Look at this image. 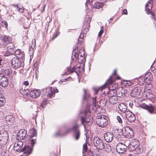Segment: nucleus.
Wrapping results in <instances>:
<instances>
[{
    "label": "nucleus",
    "instance_id": "61",
    "mask_svg": "<svg viewBox=\"0 0 156 156\" xmlns=\"http://www.w3.org/2000/svg\"><path fill=\"white\" fill-rule=\"evenodd\" d=\"M147 13L148 14H150L152 16H153L154 15V13L153 12H151V11H149V12H147Z\"/></svg>",
    "mask_w": 156,
    "mask_h": 156
},
{
    "label": "nucleus",
    "instance_id": "1",
    "mask_svg": "<svg viewBox=\"0 0 156 156\" xmlns=\"http://www.w3.org/2000/svg\"><path fill=\"white\" fill-rule=\"evenodd\" d=\"M71 58L73 62L77 60L80 63L83 62L85 58L84 49L82 48L78 52V48L76 47L75 48L72 53Z\"/></svg>",
    "mask_w": 156,
    "mask_h": 156
},
{
    "label": "nucleus",
    "instance_id": "32",
    "mask_svg": "<svg viewBox=\"0 0 156 156\" xmlns=\"http://www.w3.org/2000/svg\"><path fill=\"white\" fill-rule=\"evenodd\" d=\"M91 21V18L88 15L86 16L84 19V22L83 25H87L88 27H89L90 26V23Z\"/></svg>",
    "mask_w": 156,
    "mask_h": 156
},
{
    "label": "nucleus",
    "instance_id": "2",
    "mask_svg": "<svg viewBox=\"0 0 156 156\" xmlns=\"http://www.w3.org/2000/svg\"><path fill=\"white\" fill-rule=\"evenodd\" d=\"M107 116L105 115H101L98 116L96 121L97 125L99 127L103 128L106 127L108 125V120L106 119Z\"/></svg>",
    "mask_w": 156,
    "mask_h": 156
},
{
    "label": "nucleus",
    "instance_id": "43",
    "mask_svg": "<svg viewBox=\"0 0 156 156\" xmlns=\"http://www.w3.org/2000/svg\"><path fill=\"white\" fill-rule=\"evenodd\" d=\"M55 136H64V134L61 133L60 131H57L55 134Z\"/></svg>",
    "mask_w": 156,
    "mask_h": 156
},
{
    "label": "nucleus",
    "instance_id": "52",
    "mask_svg": "<svg viewBox=\"0 0 156 156\" xmlns=\"http://www.w3.org/2000/svg\"><path fill=\"white\" fill-rule=\"evenodd\" d=\"M92 99L93 101V103L92 104V105L94 106H95L97 102V100L96 99V97L93 98H92Z\"/></svg>",
    "mask_w": 156,
    "mask_h": 156
},
{
    "label": "nucleus",
    "instance_id": "54",
    "mask_svg": "<svg viewBox=\"0 0 156 156\" xmlns=\"http://www.w3.org/2000/svg\"><path fill=\"white\" fill-rule=\"evenodd\" d=\"M4 71H5V72L4 73L6 75H9L10 73H11L10 71L8 69L5 70Z\"/></svg>",
    "mask_w": 156,
    "mask_h": 156
},
{
    "label": "nucleus",
    "instance_id": "14",
    "mask_svg": "<svg viewBox=\"0 0 156 156\" xmlns=\"http://www.w3.org/2000/svg\"><path fill=\"white\" fill-rule=\"evenodd\" d=\"M143 94V96L145 97L146 99L150 100H152L154 97L150 90H145Z\"/></svg>",
    "mask_w": 156,
    "mask_h": 156
},
{
    "label": "nucleus",
    "instance_id": "49",
    "mask_svg": "<svg viewBox=\"0 0 156 156\" xmlns=\"http://www.w3.org/2000/svg\"><path fill=\"white\" fill-rule=\"evenodd\" d=\"M59 34V32L58 31L56 32L53 35V37L52 38V40H53L56 38Z\"/></svg>",
    "mask_w": 156,
    "mask_h": 156
},
{
    "label": "nucleus",
    "instance_id": "29",
    "mask_svg": "<svg viewBox=\"0 0 156 156\" xmlns=\"http://www.w3.org/2000/svg\"><path fill=\"white\" fill-rule=\"evenodd\" d=\"M119 110L123 113L125 112L127 110V107L126 105L122 103L120 104L118 106Z\"/></svg>",
    "mask_w": 156,
    "mask_h": 156
},
{
    "label": "nucleus",
    "instance_id": "42",
    "mask_svg": "<svg viewBox=\"0 0 156 156\" xmlns=\"http://www.w3.org/2000/svg\"><path fill=\"white\" fill-rule=\"evenodd\" d=\"M30 133L31 134V137L35 136L37 135L36 131L34 129L31 130Z\"/></svg>",
    "mask_w": 156,
    "mask_h": 156
},
{
    "label": "nucleus",
    "instance_id": "58",
    "mask_svg": "<svg viewBox=\"0 0 156 156\" xmlns=\"http://www.w3.org/2000/svg\"><path fill=\"white\" fill-rule=\"evenodd\" d=\"M4 116L3 112L2 111H0V119L3 118Z\"/></svg>",
    "mask_w": 156,
    "mask_h": 156
},
{
    "label": "nucleus",
    "instance_id": "4",
    "mask_svg": "<svg viewBox=\"0 0 156 156\" xmlns=\"http://www.w3.org/2000/svg\"><path fill=\"white\" fill-rule=\"evenodd\" d=\"M116 70H115L114 71L113 74H112V76H111L110 77L109 79L105 83L104 85H103L102 86L98 88V89H96L95 88H94V89L95 91V94H97L98 92L100 90L102 91L103 89H105L106 87V85H108L110 84H111L113 82L112 80V76L115 75L116 74Z\"/></svg>",
    "mask_w": 156,
    "mask_h": 156
},
{
    "label": "nucleus",
    "instance_id": "51",
    "mask_svg": "<svg viewBox=\"0 0 156 156\" xmlns=\"http://www.w3.org/2000/svg\"><path fill=\"white\" fill-rule=\"evenodd\" d=\"M35 45V40H33L32 41V44L31 46V48L32 49H34Z\"/></svg>",
    "mask_w": 156,
    "mask_h": 156
},
{
    "label": "nucleus",
    "instance_id": "55",
    "mask_svg": "<svg viewBox=\"0 0 156 156\" xmlns=\"http://www.w3.org/2000/svg\"><path fill=\"white\" fill-rule=\"evenodd\" d=\"M129 147L130 149V150L131 151H134L136 149V148L135 147H134L130 144L129 146Z\"/></svg>",
    "mask_w": 156,
    "mask_h": 156
},
{
    "label": "nucleus",
    "instance_id": "5",
    "mask_svg": "<svg viewBox=\"0 0 156 156\" xmlns=\"http://www.w3.org/2000/svg\"><path fill=\"white\" fill-rule=\"evenodd\" d=\"M143 89V87L139 85L134 88L132 91L131 96L133 97L138 96Z\"/></svg>",
    "mask_w": 156,
    "mask_h": 156
},
{
    "label": "nucleus",
    "instance_id": "6",
    "mask_svg": "<svg viewBox=\"0 0 156 156\" xmlns=\"http://www.w3.org/2000/svg\"><path fill=\"white\" fill-rule=\"evenodd\" d=\"M23 145V143L21 141L18 140L15 142L14 144L13 151L15 152H21Z\"/></svg>",
    "mask_w": 156,
    "mask_h": 156
},
{
    "label": "nucleus",
    "instance_id": "60",
    "mask_svg": "<svg viewBox=\"0 0 156 156\" xmlns=\"http://www.w3.org/2000/svg\"><path fill=\"white\" fill-rule=\"evenodd\" d=\"M19 10H18L21 13L23 12L24 11V8L22 7V8H19V9H18Z\"/></svg>",
    "mask_w": 156,
    "mask_h": 156
},
{
    "label": "nucleus",
    "instance_id": "48",
    "mask_svg": "<svg viewBox=\"0 0 156 156\" xmlns=\"http://www.w3.org/2000/svg\"><path fill=\"white\" fill-rule=\"evenodd\" d=\"M104 30V27L103 26H101V30L98 34V37H100L102 35L103 32Z\"/></svg>",
    "mask_w": 156,
    "mask_h": 156
},
{
    "label": "nucleus",
    "instance_id": "24",
    "mask_svg": "<svg viewBox=\"0 0 156 156\" xmlns=\"http://www.w3.org/2000/svg\"><path fill=\"white\" fill-rule=\"evenodd\" d=\"M14 47L12 44L11 45L8 46L7 48V51L6 54L7 55H10L14 53Z\"/></svg>",
    "mask_w": 156,
    "mask_h": 156
},
{
    "label": "nucleus",
    "instance_id": "11",
    "mask_svg": "<svg viewBox=\"0 0 156 156\" xmlns=\"http://www.w3.org/2000/svg\"><path fill=\"white\" fill-rule=\"evenodd\" d=\"M11 64L12 67L15 69H16L21 66L22 63L19 59L14 58L12 60Z\"/></svg>",
    "mask_w": 156,
    "mask_h": 156
},
{
    "label": "nucleus",
    "instance_id": "12",
    "mask_svg": "<svg viewBox=\"0 0 156 156\" xmlns=\"http://www.w3.org/2000/svg\"><path fill=\"white\" fill-rule=\"evenodd\" d=\"M87 114L88 116L86 115L85 117H82L81 118V122L82 124H83L84 123H90V124H92L93 122V119L90 115V113L89 112H87L86 113V115Z\"/></svg>",
    "mask_w": 156,
    "mask_h": 156
},
{
    "label": "nucleus",
    "instance_id": "45",
    "mask_svg": "<svg viewBox=\"0 0 156 156\" xmlns=\"http://www.w3.org/2000/svg\"><path fill=\"white\" fill-rule=\"evenodd\" d=\"M137 152L138 154H139L140 153H142V150L141 147L139 146L138 147H137L136 148V149L135 150Z\"/></svg>",
    "mask_w": 156,
    "mask_h": 156
},
{
    "label": "nucleus",
    "instance_id": "34",
    "mask_svg": "<svg viewBox=\"0 0 156 156\" xmlns=\"http://www.w3.org/2000/svg\"><path fill=\"white\" fill-rule=\"evenodd\" d=\"M103 6V4L98 2H95L94 5V7L97 9L102 8Z\"/></svg>",
    "mask_w": 156,
    "mask_h": 156
},
{
    "label": "nucleus",
    "instance_id": "18",
    "mask_svg": "<svg viewBox=\"0 0 156 156\" xmlns=\"http://www.w3.org/2000/svg\"><path fill=\"white\" fill-rule=\"evenodd\" d=\"M113 134L110 132H107L104 135L105 139L108 142H110L113 140Z\"/></svg>",
    "mask_w": 156,
    "mask_h": 156
},
{
    "label": "nucleus",
    "instance_id": "40",
    "mask_svg": "<svg viewBox=\"0 0 156 156\" xmlns=\"http://www.w3.org/2000/svg\"><path fill=\"white\" fill-rule=\"evenodd\" d=\"M82 33L80 34L79 38L78 39V43L79 44L81 45L82 44L83 42V37L84 36L83 35H82Z\"/></svg>",
    "mask_w": 156,
    "mask_h": 156
},
{
    "label": "nucleus",
    "instance_id": "59",
    "mask_svg": "<svg viewBox=\"0 0 156 156\" xmlns=\"http://www.w3.org/2000/svg\"><path fill=\"white\" fill-rule=\"evenodd\" d=\"M87 154L88 155H89L90 156H93V154L91 152V151H87Z\"/></svg>",
    "mask_w": 156,
    "mask_h": 156
},
{
    "label": "nucleus",
    "instance_id": "37",
    "mask_svg": "<svg viewBox=\"0 0 156 156\" xmlns=\"http://www.w3.org/2000/svg\"><path fill=\"white\" fill-rule=\"evenodd\" d=\"M116 119L119 123L121 124V125H122L123 122L122 120L123 119L122 116L121 115H120V116H117Z\"/></svg>",
    "mask_w": 156,
    "mask_h": 156
},
{
    "label": "nucleus",
    "instance_id": "56",
    "mask_svg": "<svg viewBox=\"0 0 156 156\" xmlns=\"http://www.w3.org/2000/svg\"><path fill=\"white\" fill-rule=\"evenodd\" d=\"M24 91H25V92H26V90H25V89H22L21 90H20V93L23 95L26 94L27 93H25L24 92Z\"/></svg>",
    "mask_w": 156,
    "mask_h": 156
},
{
    "label": "nucleus",
    "instance_id": "36",
    "mask_svg": "<svg viewBox=\"0 0 156 156\" xmlns=\"http://www.w3.org/2000/svg\"><path fill=\"white\" fill-rule=\"evenodd\" d=\"M152 4H146L145 5V10L147 12H149L152 8Z\"/></svg>",
    "mask_w": 156,
    "mask_h": 156
},
{
    "label": "nucleus",
    "instance_id": "31",
    "mask_svg": "<svg viewBox=\"0 0 156 156\" xmlns=\"http://www.w3.org/2000/svg\"><path fill=\"white\" fill-rule=\"evenodd\" d=\"M90 27V26L89 27H88L87 25H83V29H82L81 32V33H82V35H83L84 36H85L87 32L89 30V28Z\"/></svg>",
    "mask_w": 156,
    "mask_h": 156
},
{
    "label": "nucleus",
    "instance_id": "30",
    "mask_svg": "<svg viewBox=\"0 0 156 156\" xmlns=\"http://www.w3.org/2000/svg\"><path fill=\"white\" fill-rule=\"evenodd\" d=\"M130 143V144L134 147L136 148L139 146L140 144L138 140L136 139L133 140Z\"/></svg>",
    "mask_w": 156,
    "mask_h": 156
},
{
    "label": "nucleus",
    "instance_id": "16",
    "mask_svg": "<svg viewBox=\"0 0 156 156\" xmlns=\"http://www.w3.org/2000/svg\"><path fill=\"white\" fill-rule=\"evenodd\" d=\"M126 116L127 119L130 122H132L135 120V115L130 111H127L126 114Z\"/></svg>",
    "mask_w": 156,
    "mask_h": 156
},
{
    "label": "nucleus",
    "instance_id": "33",
    "mask_svg": "<svg viewBox=\"0 0 156 156\" xmlns=\"http://www.w3.org/2000/svg\"><path fill=\"white\" fill-rule=\"evenodd\" d=\"M109 101L111 104L114 105L117 103V98L115 96H112L109 98Z\"/></svg>",
    "mask_w": 156,
    "mask_h": 156
},
{
    "label": "nucleus",
    "instance_id": "63",
    "mask_svg": "<svg viewBox=\"0 0 156 156\" xmlns=\"http://www.w3.org/2000/svg\"><path fill=\"white\" fill-rule=\"evenodd\" d=\"M53 92H54V94L55 93L58 92V91L57 89L55 88V89H53Z\"/></svg>",
    "mask_w": 156,
    "mask_h": 156
},
{
    "label": "nucleus",
    "instance_id": "23",
    "mask_svg": "<svg viewBox=\"0 0 156 156\" xmlns=\"http://www.w3.org/2000/svg\"><path fill=\"white\" fill-rule=\"evenodd\" d=\"M41 93L40 90H32L30 91V95L32 98H36L39 96Z\"/></svg>",
    "mask_w": 156,
    "mask_h": 156
},
{
    "label": "nucleus",
    "instance_id": "62",
    "mask_svg": "<svg viewBox=\"0 0 156 156\" xmlns=\"http://www.w3.org/2000/svg\"><path fill=\"white\" fill-rule=\"evenodd\" d=\"M23 84L25 86H27L29 84V82L27 81H25L23 83Z\"/></svg>",
    "mask_w": 156,
    "mask_h": 156
},
{
    "label": "nucleus",
    "instance_id": "35",
    "mask_svg": "<svg viewBox=\"0 0 156 156\" xmlns=\"http://www.w3.org/2000/svg\"><path fill=\"white\" fill-rule=\"evenodd\" d=\"M116 138L118 141L119 142V143L123 144L124 143H125L124 140L123 139V138H122L121 135L119 134H118L116 136Z\"/></svg>",
    "mask_w": 156,
    "mask_h": 156
},
{
    "label": "nucleus",
    "instance_id": "20",
    "mask_svg": "<svg viewBox=\"0 0 156 156\" xmlns=\"http://www.w3.org/2000/svg\"><path fill=\"white\" fill-rule=\"evenodd\" d=\"M141 107L143 108L147 109L151 113H152L154 111V107L151 105H148L144 103L141 105Z\"/></svg>",
    "mask_w": 156,
    "mask_h": 156
},
{
    "label": "nucleus",
    "instance_id": "21",
    "mask_svg": "<svg viewBox=\"0 0 156 156\" xmlns=\"http://www.w3.org/2000/svg\"><path fill=\"white\" fill-rule=\"evenodd\" d=\"M67 70L64 73L63 75H67L69 74L72 73L73 72H76L77 74H78L77 71H79L80 68L77 67L75 68L73 67L71 69H70L69 67H67L66 68Z\"/></svg>",
    "mask_w": 156,
    "mask_h": 156
},
{
    "label": "nucleus",
    "instance_id": "46",
    "mask_svg": "<svg viewBox=\"0 0 156 156\" xmlns=\"http://www.w3.org/2000/svg\"><path fill=\"white\" fill-rule=\"evenodd\" d=\"M93 0H87L86 3L85 4V5L86 6V8L87 9V8L88 9H89V8L88 7V5H90V2H91Z\"/></svg>",
    "mask_w": 156,
    "mask_h": 156
},
{
    "label": "nucleus",
    "instance_id": "17",
    "mask_svg": "<svg viewBox=\"0 0 156 156\" xmlns=\"http://www.w3.org/2000/svg\"><path fill=\"white\" fill-rule=\"evenodd\" d=\"M0 141H4L5 139L6 140L7 142L9 138L8 133L5 131L2 130L0 131Z\"/></svg>",
    "mask_w": 156,
    "mask_h": 156
},
{
    "label": "nucleus",
    "instance_id": "7",
    "mask_svg": "<svg viewBox=\"0 0 156 156\" xmlns=\"http://www.w3.org/2000/svg\"><path fill=\"white\" fill-rule=\"evenodd\" d=\"M79 127V126L76 124L74 125L72 127L73 130L74 132L73 137L76 140H78L80 136V132L78 129Z\"/></svg>",
    "mask_w": 156,
    "mask_h": 156
},
{
    "label": "nucleus",
    "instance_id": "22",
    "mask_svg": "<svg viewBox=\"0 0 156 156\" xmlns=\"http://www.w3.org/2000/svg\"><path fill=\"white\" fill-rule=\"evenodd\" d=\"M33 150V148H31L30 146H25L22 149L21 152H23L24 154L28 155L30 154Z\"/></svg>",
    "mask_w": 156,
    "mask_h": 156
},
{
    "label": "nucleus",
    "instance_id": "10",
    "mask_svg": "<svg viewBox=\"0 0 156 156\" xmlns=\"http://www.w3.org/2000/svg\"><path fill=\"white\" fill-rule=\"evenodd\" d=\"M8 84L7 78L3 73H0V85L2 87H5Z\"/></svg>",
    "mask_w": 156,
    "mask_h": 156
},
{
    "label": "nucleus",
    "instance_id": "27",
    "mask_svg": "<svg viewBox=\"0 0 156 156\" xmlns=\"http://www.w3.org/2000/svg\"><path fill=\"white\" fill-rule=\"evenodd\" d=\"M15 55L16 57L20 59H23L24 57L23 52L19 49H17L15 52Z\"/></svg>",
    "mask_w": 156,
    "mask_h": 156
},
{
    "label": "nucleus",
    "instance_id": "38",
    "mask_svg": "<svg viewBox=\"0 0 156 156\" xmlns=\"http://www.w3.org/2000/svg\"><path fill=\"white\" fill-rule=\"evenodd\" d=\"M138 83H139V84L141 85L144 84V83H145L144 76L140 77L138 79Z\"/></svg>",
    "mask_w": 156,
    "mask_h": 156
},
{
    "label": "nucleus",
    "instance_id": "47",
    "mask_svg": "<svg viewBox=\"0 0 156 156\" xmlns=\"http://www.w3.org/2000/svg\"><path fill=\"white\" fill-rule=\"evenodd\" d=\"M2 25L3 27L6 28L8 26L7 22L5 21H2Z\"/></svg>",
    "mask_w": 156,
    "mask_h": 156
},
{
    "label": "nucleus",
    "instance_id": "44",
    "mask_svg": "<svg viewBox=\"0 0 156 156\" xmlns=\"http://www.w3.org/2000/svg\"><path fill=\"white\" fill-rule=\"evenodd\" d=\"M4 141H0V149L2 148L3 146L6 143V139L4 140Z\"/></svg>",
    "mask_w": 156,
    "mask_h": 156
},
{
    "label": "nucleus",
    "instance_id": "8",
    "mask_svg": "<svg viewBox=\"0 0 156 156\" xmlns=\"http://www.w3.org/2000/svg\"><path fill=\"white\" fill-rule=\"evenodd\" d=\"M27 133L26 130L24 129H21L18 132L16 135V139L18 140H23L26 137Z\"/></svg>",
    "mask_w": 156,
    "mask_h": 156
},
{
    "label": "nucleus",
    "instance_id": "9",
    "mask_svg": "<svg viewBox=\"0 0 156 156\" xmlns=\"http://www.w3.org/2000/svg\"><path fill=\"white\" fill-rule=\"evenodd\" d=\"M126 147L125 144L119 143L116 146V151L119 153H123L126 151Z\"/></svg>",
    "mask_w": 156,
    "mask_h": 156
},
{
    "label": "nucleus",
    "instance_id": "39",
    "mask_svg": "<svg viewBox=\"0 0 156 156\" xmlns=\"http://www.w3.org/2000/svg\"><path fill=\"white\" fill-rule=\"evenodd\" d=\"M88 151L87 146L86 143L84 144L83 146V154H85L86 152L87 153Z\"/></svg>",
    "mask_w": 156,
    "mask_h": 156
},
{
    "label": "nucleus",
    "instance_id": "64",
    "mask_svg": "<svg viewBox=\"0 0 156 156\" xmlns=\"http://www.w3.org/2000/svg\"><path fill=\"white\" fill-rule=\"evenodd\" d=\"M50 156H56V154L55 152H53L51 153Z\"/></svg>",
    "mask_w": 156,
    "mask_h": 156
},
{
    "label": "nucleus",
    "instance_id": "19",
    "mask_svg": "<svg viewBox=\"0 0 156 156\" xmlns=\"http://www.w3.org/2000/svg\"><path fill=\"white\" fill-rule=\"evenodd\" d=\"M145 83L147 84H150L153 79V76L151 73L146 74L144 76Z\"/></svg>",
    "mask_w": 156,
    "mask_h": 156
},
{
    "label": "nucleus",
    "instance_id": "28",
    "mask_svg": "<svg viewBox=\"0 0 156 156\" xmlns=\"http://www.w3.org/2000/svg\"><path fill=\"white\" fill-rule=\"evenodd\" d=\"M84 94L83 98V100L84 101L87 100L88 101L90 98V94L88 92L87 90L84 89Z\"/></svg>",
    "mask_w": 156,
    "mask_h": 156
},
{
    "label": "nucleus",
    "instance_id": "53",
    "mask_svg": "<svg viewBox=\"0 0 156 156\" xmlns=\"http://www.w3.org/2000/svg\"><path fill=\"white\" fill-rule=\"evenodd\" d=\"M73 130L72 128H68L66 129L64 134V136L66 135L67 133L70 132L71 130Z\"/></svg>",
    "mask_w": 156,
    "mask_h": 156
},
{
    "label": "nucleus",
    "instance_id": "15",
    "mask_svg": "<svg viewBox=\"0 0 156 156\" xmlns=\"http://www.w3.org/2000/svg\"><path fill=\"white\" fill-rule=\"evenodd\" d=\"M42 92L44 94L50 97H53L54 95V92L52 91V87H48L42 90Z\"/></svg>",
    "mask_w": 156,
    "mask_h": 156
},
{
    "label": "nucleus",
    "instance_id": "3",
    "mask_svg": "<svg viewBox=\"0 0 156 156\" xmlns=\"http://www.w3.org/2000/svg\"><path fill=\"white\" fill-rule=\"evenodd\" d=\"M93 142L94 146L98 149L102 150L105 147V144L102 140L98 137H94Z\"/></svg>",
    "mask_w": 156,
    "mask_h": 156
},
{
    "label": "nucleus",
    "instance_id": "50",
    "mask_svg": "<svg viewBox=\"0 0 156 156\" xmlns=\"http://www.w3.org/2000/svg\"><path fill=\"white\" fill-rule=\"evenodd\" d=\"M36 142V139H31L30 140V144L32 147V148H33L34 145L35 144Z\"/></svg>",
    "mask_w": 156,
    "mask_h": 156
},
{
    "label": "nucleus",
    "instance_id": "41",
    "mask_svg": "<svg viewBox=\"0 0 156 156\" xmlns=\"http://www.w3.org/2000/svg\"><path fill=\"white\" fill-rule=\"evenodd\" d=\"M5 101L4 98H3L0 95V107L3 106L5 104Z\"/></svg>",
    "mask_w": 156,
    "mask_h": 156
},
{
    "label": "nucleus",
    "instance_id": "57",
    "mask_svg": "<svg viewBox=\"0 0 156 156\" xmlns=\"http://www.w3.org/2000/svg\"><path fill=\"white\" fill-rule=\"evenodd\" d=\"M122 13L125 15H127V10L126 9H124L122 12Z\"/></svg>",
    "mask_w": 156,
    "mask_h": 156
},
{
    "label": "nucleus",
    "instance_id": "26",
    "mask_svg": "<svg viewBox=\"0 0 156 156\" xmlns=\"http://www.w3.org/2000/svg\"><path fill=\"white\" fill-rule=\"evenodd\" d=\"M124 91L123 89H118L116 91V95L118 97L123 98L125 95Z\"/></svg>",
    "mask_w": 156,
    "mask_h": 156
},
{
    "label": "nucleus",
    "instance_id": "13",
    "mask_svg": "<svg viewBox=\"0 0 156 156\" xmlns=\"http://www.w3.org/2000/svg\"><path fill=\"white\" fill-rule=\"evenodd\" d=\"M124 135L128 138H131L133 136V132L129 127H126L125 129Z\"/></svg>",
    "mask_w": 156,
    "mask_h": 156
},
{
    "label": "nucleus",
    "instance_id": "25",
    "mask_svg": "<svg viewBox=\"0 0 156 156\" xmlns=\"http://www.w3.org/2000/svg\"><path fill=\"white\" fill-rule=\"evenodd\" d=\"M6 120L9 125H11L14 122V118L12 115H9L5 117Z\"/></svg>",
    "mask_w": 156,
    "mask_h": 156
}]
</instances>
